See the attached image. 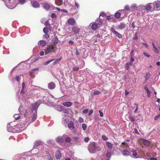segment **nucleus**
I'll return each instance as SVG.
<instances>
[{
  "label": "nucleus",
  "instance_id": "f257e3e1",
  "mask_svg": "<svg viewBox=\"0 0 160 160\" xmlns=\"http://www.w3.org/2000/svg\"><path fill=\"white\" fill-rule=\"evenodd\" d=\"M40 103L41 101L38 100L35 103L31 104L30 108L33 113L31 120H29V119L28 121H26L25 122H23L24 120H27L28 118L26 115L22 120H20L18 124L15 125L14 122L8 123L7 127L8 131L9 132L14 133L16 132L22 131L25 130L26 128L25 126L27 124V126L36 120L37 118V110Z\"/></svg>",
  "mask_w": 160,
  "mask_h": 160
},
{
  "label": "nucleus",
  "instance_id": "f03ea898",
  "mask_svg": "<svg viewBox=\"0 0 160 160\" xmlns=\"http://www.w3.org/2000/svg\"><path fill=\"white\" fill-rule=\"evenodd\" d=\"M88 150L90 153H94L101 150V148L95 142H91L88 147Z\"/></svg>",
  "mask_w": 160,
  "mask_h": 160
},
{
  "label": "nucleus",
  "instance_id": "7ed1b4c3",
  "mask_svg": "<svg viewBox=\"0 0 160 160\" xmlns=\"http://www.w3.org/2000/svg\"><path fill=\"white\" fill-rule=\"evenodd\" d=\"M56 49L54 48V47L53 45H52L48 47L45 50V54L47 55L48 53L52 52H55Z\"/></svg>",
  "mask_w": 160,
  "mask_h": 160
},
{
  "label": "nucleus",
  "instance_id": "20e7f679",
  "mask_svg": "<svg viewBox=\"0 0 160 160\" xmlns=\"http://www.w3.org/2000/svg\"><path fill=\"white\" fill-rule=\"evenodd\" d=\"M26 115V116H27V117L28 118L27 120H24V121H23V122H25V121H28L29 119V120H31V119H30L29 116L28 115H27V114H25L24 115V116L23 117V116L22 115L21 116L20 115H19V114H15L14 115L13 117L15 118V119L16 120H18L19 118H21V120H22V118H24L25 116Z\"/></svg>",
  "mask_w": 160,
  "mask_h": 160
},
{
  "label": "nucleus",
  "instance_id": "39448f33",
  "mask_svg": "<svg viewBox=\"0 0 160 160\" xmlns=\"http://www.w3.org/2000/svg\"><path fill=\"white\" fill-rule=\"evenodd\" d=\"M132 158H138L139 157L137 155V153L135 150H132L130 152V155Z\"/></svg>",
  "mask_w": 160,
  "mask_h": 160
},
{
  "label": "nucleus",
  "instance_id": "423d86ee",
  "mask_svg": "<svg viewBox=\"0 0 160 160\" xmlns=\"http://www.w3.org/2000/svg\"><path fill=\"white\" fill-rule=\"evenodd\" d=\"M67 22L70 25H74L76 23V21L73 18H70L68 20Z\"/></svg>",
  "mask_w": 160,
  "mask_h": 160
},
{
  "label": "nucleus",
  "instance_id": "0eeeda50",
  "mask_svg": "<svg viewBox=\"0 0 160 160\" xmlns=\"http://www.w3.org/2000/svg\"><path fill=\"white\" fill-rule=\"evenodd\" d=\"M46 44L45 41L44 40H40L38 42V44L39 46V48L42 49V47L45 46Z\"/></svg>",
  "mask_w": 160,
  "mask_h": 160
},
{
  "label": "nucleus",
  "instance_id": "6e6552de",
  "mask_svg": "<svg viewBox=\"0 0 160 160\" xmlns=\"http://www.w3.org/2000/svg\"><path fill=\"white\" fill-rule=\"evenodd\" d=\"M56 85L53 82H50L48 84V87L50 89H54Z\"/></svg>",
  "mask_w": 160,
  "mask_h": 160
},
{
  "label": "nucleus",
  "instance_id": "1a4fd4ad",
  "mask_svg": "<svg viewBox=\"0 0 160 160\" xmlns=\"http://www.w3.org/2000/svg\"><path fill=\"white\" fill-rule=\"evenodd\" d=\"M31 3L32 4V6L34 8H37L39 6L38 3L36 1H31Z\"/></svg>",
  "mask_w": 160,
  "mask_h": 160
},
{
  "label": "nucleus",
  "instance_id": "9d476101",
  "mask_svg": "<svg viewBox=\"0 0 160 160\" xmlns=\"http://www.w3.org/2000/svg\"><path fill=\"white\" fill-rule=\"evenodd\" d=\"M111 31L118 38H121L122 37V36L121 34L119 33L117 31H116L115 30H114L113 28L111 29Z\"/></svg>",
  "mask_w": 160,
  "mask_h": 160
},
{
  "label": "nucleus",
  "instance_id": "9b49d317",
  "mask_svg": "<svg viewBox=\"0 0 160 160\" xmlns=\"http://www.w3.org/2000/svg\"><path fill=\"white\" fill-rule=\"evenodd\" d=\"M152 4L154 6V9H158L160 7V1H158L155 2Z\"/></svg>",
  "mask_w": 160,
  "mask_h": 160
},
{
  "label": "nucleus",
  "instance_id": "f8f14e48",
  "mask_svg": "<svg viewBox=\"0 0 160 160\" xmlns=\"http://www.w3.org/2000/svg\"><path fill=\"white\" fill-rule=\"evenodd\" d=\"M62 104L64 106L70 107L72 106V103L71 102H66L62 103Z\"/></svg>",
  "mask_w": 160,
  "mask_h": 160
},
{
  "label": "nucleus",
  "instance_id": "ddd939ff",
  "mask_svg": "<svg viewBox=\"0 0 160 160\" xmlns=\"http://www.w3.org/2000/svg\"><path fill=\"white\" fill-rule=\"evenodd\" d=\"M68 127L71 130L75 128L73 123L72 122H69L68 123Z\"/></svg>",
  "mask_w": 160,
  "mask_h": 160
},
{
  "label": "nucleus",
  "instance_id": "4468645a",
  "mask_svg": "<svg viewBox=\"0 0 160 160\" xmlns=\"http://www.w3.org/2000/svg\"><path fill=\"white\" fill-rule=\"evenodd\" d=\"M141 141L143 142L145 146H148L150 145V142L148 140L142 138L141 139Z\"/></svg>",
  "mask_w": 160,
  "mask_h": 160
},
{
  "label": "nucleus",
  "instance_id": "2eb2a0df",
  "mask_svg": "<svg viewBox=\"0 0 160 160\" xmlns=\"http://www.w3.org/2000/svg\"><path fill=\"white\" fill-rule=\"evenodd\" d=\"M119 11L120 12H122L124 11V10H121L118 11L115 13V16L117 18H119L120 17L121 13L120 12H119Z\"/></svg>",
  "mask_w": 160,
  "mask_h": 160
},
{
  "label": "nucleus",
  "instance_id": "dca6fc26",
  "mask_svg": "<svg viewBox=\"0 0 160 160\" xmlns=\"http://www.w3.org/2000/svg\"><path fill=\"white\" fill-rule=\"evenodd\" d=\"M72 30L75 34H77L79 32L80 29L77 27H74L72 28Z\"/></svg>",
  "mask_w": 160,
  "mask_h": 160
},
{
  "label": "nucleus",
  "instance_id": "f3484780",
  "mask_svg": "<svg viewBox=\"0 0 160 160\" xmlns=\"http://www.w3.org/2000/svg\"><path fill=\"white\" fill-rule=\"evenodd\" d=\"M67 117L64 116L62 118V123L63 124L66 126V124L68 122V119L67 118Z\"/></svg>",
  "mask_w": 160,
  "mask_h": 160
},
{
  "label": "nucleus",
  "instance_id": "a211bd4d",
  "mask_svg": "<svg viewBox=\"0 0 160 160\" xmlns=\"http://www.w3.org/2000/svg\"><path fill=\"white\" fill-rule=\"evenodd\" d=\"M55 157L56 158L59 159L61 157V154L59 151L58 150L55 153Z\"/></svg>",
  "mask_w": 160,
  "mask_h": 160
},
{
  "label": "nucleus",
  "instance_id": "6ab92c4d",
  "mask_svg": "<svg viewBox=\"0 0 160 160\" xmlns=\"http://www.w3.org/2000/svg\"><path fill=\"white\" fill-rule=\"evenodd\" d=\"M122 153L124 156H128L130 155V152H129L127 149H125L122 151Z\"/></svg>",
  "mask_w": 160,
  "mask_h": 160
},
{
  "label": "nucleus",
  "instance_id": "aec40b11",
  "mask_svg": "<svg viewBox=\"0 0 160 160\" xmlns=\"http://www.w3.org/2000/svg\"><path fill=\"white\" fill-rule=\"evenodd\" d=\"M68 111V109H65L64 110L63 112L62 113V115L63 116L68 117L69 116Z\"/></svg>",
  "mask_w": 160,
  "mask_h": 160
},
{
  "label": "nucleus",
  "instance_id": "412c9836",
  "mask_svg": "<svg viewBox=\"0 0 160 160\" xmlns=\"http://www.w3.org/2000/svg\"><path fill=\"white\" fill-rule=\"evenodd\" d=\"M126 26V24L124 23H121L119 25H118V28L120 29H122L124 28Z\"/></svg>",
  "mask_w": 160,
  "mask_h": 160
},
{
  "label": "nucleus",
  "instance_id": "4be33fe9",
  "mask_svg": "<svg viewBox=\"0 0 160 160\" xmlns=\"http://www.w3.org/2000/svg\"><path fill=\"white\" fill-rule=\"evenodd\" d=\"M56 108L57 111L60 112H62L64 110L63 107L60 105H58L56 107Z\"/></svg>",
  "mask_w": 160,
  "mask_h": 160
},
{
  "label": "nucleus",
  "instance_id": "5701e85b",
  "mask_svg": "<svg viewBox=\"0 0 160 160\" xmlns=\"http://www.w3.org/2000/svg\"><path fill=\"white\" fill-rule=\"evenodd\" d=\"M106 144L108 148L110 149H112V144L109 142H106Z\"/></svg>",
  "mask_w": 160,
  "mask_h": 160
},
{
  "label": "nucleus",
  "instance_id": "b1692460",
  "mask_svg": "<svg viewBox=\"0 0 160 160\" xmlns=\"http://www.w3.org/2000/svg\"><path fill=\"white\" fill-rule=\"evenodd\" d=\"M43 7L45 9L47 10L49 9L50 6L48 4L46 3L43 5Z\"/></svg>",
  "mask_w": 160,
  "mask_h": 160
},
{
  "label": "nucleus",
  "instance_id": "393cba45",
  "mask_svg": "<svg viewBox=\"0 0 160 160\" xmlns=\"http://www.w3.org/2000/svg\"><path fill=\"white\" fill-rule=\"evenodd\" d=\"M152 3L148 4L146 5L145 8L147 10H150L152 8V6L151 5H152Z\"/></svg>",
  "mask_w": 160,
  "mask_h": 160
},
{
  "label": "nucleus",
  "instance_id": "a878e982",
  "mask_svg": "<svg viewBox=\"0 0 160 160\" xmlns=\"http://www.w3.org/2000/svg\"><path fill=\"white\" fill-rule=\"evenodd\" d=\"M98 28V24L96 23H94L92 24L91 28L93 30H96Z\"/></svg>",
  "mask_w": 160,
  "mask_h": 160
},
{
  "label": "nucleus",
  "instance_id": "bb28decb",
  "mask_svg": "<svg viewBox=\"0 0 160 160\" xmlns=\"http://www.w3.org/2000/svg\"><path fill=\"white\" fill-rule=\"evenodd\" d=\"M63 2L62 0H55V3L58 6L61 5Z\"/></svg>",
  "mask_w": 160,
  "mask_h": 160
},
{
  "label": "nucleus",
  "instance_id": "cd10ccee",
  "mask_svg": "<svg viewBox=\"0 0 160 160\" xmlns=\"http://www.w3.org/2000/svg\"><path fill=\"white\" fill-rule=\"evenodd\" d=\"M56 140L57 142L61 143L63 141V139L61 137L59 136L56 138Z\"/></svg>",
  "mask_w": 160,
  "mask_h": 160
},
{
  "label": "nucleus",
  "instance_id": "c85d7f7f",
  "mask_svg": "<svg viewBox=\"0 0 160 160\" xmlns=\"http://www.w3.org/2000/svg\"><path fill=\"white\" fill-rule=\"evenodd\" d=\"M41 144V142L40 141H36L34 144V148H36Z\"/></svg>",
  "mask_w": 160,
  "mask_h": 160
},
{
  "label": "nucleus",
  "instance_id": "c756f323",
  "mask_svg": "<svg viewBox=\"0 0 160 160\" xmlns=\"http://www.w3.org/2000/svg\"><path fill=\"white\" fill-rule=\"evenodd\" d=\"M38 69H39L38 68H34L30 71V73L31 75H32L33 73H34V72L38 71Z\"/></svg>",
  "mask_w": 160,
  "mask_h": 160
},
{
  "label": "nucleus",
  "instance_id": "7c9ffc66",
  "mask_svg": "<svg viewBox=\"0 0 160 160\" xmlns=\"http://www.w3.org/2000/svg\"><path fill=\"white\" fill-rule=\"evenodd\" d=\"M106 157L107 158H110L111 157V151H108L106 154Z\"/></svg>",
  "mask_w": 160,
  "mask_h": 160
},
{
  "label": "nucleus",
  "instance_id": "2f4dec72",
  "mask_svg": "<svg viewBox=\"0 0 160 160\" xmlns=\"http://www.w3.org/2000/svg\"><path fill=\"white\" fill-rule=\"evenodd\" d=\"M71 1V0H64V3H66L68 5L71 6L73 4V3H72Z\"/></svg>",
  "mask_w": 160,
  "mask_h": 160
},
{
  "label": "nucleus",
  "instance_id": "473e14b6",
  "mask_svg": "<svg viewBox=\"0 0 160 160\" xmlns=\"http://www.w3.org/2000/svg\"><path fill=\"white\" fill-rule=\"evenodd\" d=\"M96 21L97 22V23L99 25H102V22H103L102 20L101 19L98 18L97 19V20Z\"/></svg>",
  "mask_w": 160,
  "mask_h": 160
},
{
  "label": "nucleus",
  "instance_id": "72a5a7b5",
  "mask_svg": "<svg viewBox=\"0 0 160 160\" xmlns=\"http://www.w3.org/2000/svg\"><path fill=\"white\" fill-rule=\"evenodd\" d=\"M87 127L86 124L85 123H82V127L83 131H85L86 130Z\"/></svg>",
  "mask_w": 160,
  "mask_h": 160
},
{
  "label": "nucleus",
  "instance_id": "f704fd0d",
  "mask_svg": "<svg viewBox=\"0 0 160 160\" xmlns=\"http://www.w3.org/2000/svg\"><path fill=\"white\" fill-rule=\"evenodd\" d=\"M19 4L23 5L26 2V0H18Z\"/></svg>",
  "mask_w": 160,
  "mask_h": 160
},
{
  "label": "nucleus",
  "instance_id": "c9c22d12",
  "mask_svg": "<svg viewBox=\"0 0 160 160\" xmlns=\"http://www.w3.org/2000/svg\"><path fill=\"white\" fill-rule=\"evenodd\" d=\"M53 41H54L53 42V43L54 44H57L58 42V39L57 37H56L54 38H53Z\"/></svg>",
  "mask_w": 160,
  "mask_h": 160
},
{
  "label": "nucleus",
  "instance_id": "e433bc0d",
  "mask_svg": "<svg viewBox=\"0 0 160 160\" xmlns=\"http://www.w3.org/2000/svg\"><path fill=\"white\" fill-rule=\"evenodd\" d=\"M150 74L149 73H147L146 75L145 76V80H147L150 77Z\"/></svg>",
  "mask_w": 160,
  "mask_h": 160
},
{
  "label": "nucleus",
  "instance_id": "4c0bfd02",
  "mask_svg": "<svg viewBox=\"0 0 160 160\" xmlns=\"http://www.w3.org/2000/svg\"><path fill=\"white\" fill-rule=\"evenodd\" d=\"M125 146H126V147H127V146L128 147V144L127 143V142H122V145H121L122 147V148H124Z\"/></svg>",
  "mask_w": 160,
  "mask_h": 160
},
{
  "label": "nucleus",
  "instance_id": "58836bf2",
  "mask_svg": "<svg viewBox=\"0 0 160 160\" xmlns=\"http://www.w3.org/2000/svg\"><path fill=\"white\" fill-rule=\"evenodd\" d=\"M132 65V63L131 62L127 63L126 64V67L127 69H128L129 68V66Z\"/></svg>",
  "mask_w": 160,
  "mask_h": 160
},
{
  "label": "nucleus",
  "instance_id": "ea45409f",
  "mask_svg": "<svg viewBox=\"0 0 160 160\" xmlns=\"http://www.w3.org/2000/svg\"><path fill=\"white\" fill-rule=\"evenodd\" d=\"M55 60L54 59H51V60H50L49 61H48L46 62H45L44 63V65H47V64H49L50 62H51L53 61H54Z\"/></svg>",
  "mask_w": 160,
  "mask_h": 160
},
{
  "label": "nucleus",
  "instance_id": "a19ab883",
  "mask_svg": "<svg viewBox=\"0 0 160 160\" xmlns=\"http://www.w3.org/2000/svg\"><path fill=\"white\" fill-rule=\"evenodd\" d=\"M21 75L16 76L15 77L16 80L18 82H19L21 79Z\"/></svg>",
  "mask_w": 160,
  "mask_h": 160
},
{
  "label": "nucleus",
  "instance_id": "79ce46f5",
  "mask_svg": "<svg viewBox=\"0 0 160 160\" xmlns=\"http://www.w3.org/2000/svg\"><path fill=\"white\" fill-rule=\"evenodd\" d=\"M73 139L74 141L76 142V143L77 144H79L78 143V137H74L73 138Z\"/></svg>",
  "mask_w": 160,
  "mask_h": 160
},
{
  "label": "nucleus",
  "instance_id": "37998d69",
  "mask_svg": "<svg viewBox=\"0 0 160 160\" xmlns=\"http://www.w3.org/2000/svg\"><path fill=\"white\" fill-rule=\"evenodd\" d=\"M65 140L66 142H69L71 141V139L69 137H67L65 138Z\"/></svg>",
  "mask_w": 160,
  "mask_h": 160
},
{
  "label": "nucleus",
  "instance_id": "c03bdc74",
  "mask_svg": "<svg viewBox=\"0 0 160 160\" xmlns=\"http://www.w3.org/2000/svg\"><path fill=\"white\" fill-rule=\"evenodd\" d=\"M100 93V92L99 91H95L93 92V94L94 95H99Z\"/></svg>",
  "mask_w": 160,
  "mask_h": 160
},
{
  "label": "nucleus",
  "instance_id": "a18cd8bd",
  "mask_svg": "<svg viewBox=\"0 0 160 160\" xmlns=\"http://www.w3.org/2000/svg\"><path fill=\"white\" fill-rule=\"evenodd\" d=\"M57 10L58 11L61 10V11L62 12H64V13H67L68 12L67 11L64 9H62L60 10V9H59L58 8H57Z\"/></svg>",
  "mask_w": 160,
  "mask_h": 160
},
{
  "label": "nucleus",
  "instance_id": "49530a36",
  "mask_svg": "<svg viewBox=\"0 0 160 160\" xmlns=\"http://www.w3.org/2000/svg\"><path fill=\"white\" fill-rule=\"evenodd\" d=\"M78 121L80 123H82L84 122V120L82 117H80L78 118Z\"/></svg>",
  "mask_w": 160,
  "mask_h": 160
},
{
  "label": "nucleus",
  "instance_id": "de8ad7c7",
  "mask_svg": "<svg viewBox=\"0 0 160 160\" xmlns=\"http://www.w3.org/2000/svg\"><path fill=\"white\" fill-rule=\"evenodd\" d=\"M102 138L104 141H107L108 140V138L105 135H102Z\"/></svg>",
  "mask_w": 160,
  "mask_h": 160
},
{
  "label": "nucleus",
  "instance_id": "09e8293b",
  "mask_svg": "<svg viewBox=\"0 0 160 160\" xmlns=\"http://www.w3.org/2000/svg\"><path fill=\"white\" fill-rule=\"evenodd\" d=\"M153 49L154 51L156 53H159V51L158 50V48L155 47L153 48Z\"/></svg>",
  "mask_w": 160,
  "mask_h": 160
},
{
  "label": "nucleus",
  "instance_id": "8fccbe9b",
  "mask_svg": "<svg viewBox=\"0 0 160 160\" xmlns=\"http://www.w3.org/2000/svg\"><path fill=\"white\" fill-rule=\"evenodd\" d=\"M129 118L130 119V120L132 122H134L135 121V119L132 117L131 116H129Z\"/></svg>",
  "mask_w": 160,
  "mask_h": 160
},
{
  "label": "nucleus",
  "instance_id": "3c124183",
  "mask_svg": "<svg viewBox=\"0 0 160 160\" xmlns=\"http://www.w3.org/2000/svg\"><path fill=\"white\" fill-rule=\"evenodd\" d=\"M124 9L125 10H127V11H129L130 10V8H129V6L128 5H126L125 7V8Z\"/></svg>",
  "mask_w": 160,
  "mask_h": 160
},
{
  "label": "nucleus",
  "instance_id": "603ef678",
  "mask_svg": "<svg viewBox=\"0 0 160 160\" xmlns=\"http://www.w3.org/2000/svg\"><path fill=\"white\" fill-rule=\"evenodd\" d=\"M25 84L24 82H23L22 83V90L21 93H23V90L24 87H25Z\"/></svg>",
  "mask_w": 160,
  "mask_h": 160
},
{
  "label": "nucleus",
  "instance_id": "864d4df0",
  "mask_svg": "<svg viewBox=\"0 0 160 160\" xmlns=\"http://www.w3.org/2000/svg\"><path fill=\"white\" fill-rule=\"evenodd\" d=\"M43 30L44 32L45 33H47L48 31V28H44Z\"/></svg>",
  "mask_w": 160,
  "mask_h": 160
},
{
  "label": "nucleus",
  "instance_id": "5fc2aeb1",
  "mask_svg": "<svg viewBox=\"0 0 160 160\" xmlns=\"http://www.w3.org/2000/svg\"><path fill=\"white\" fill-rule=\"evenodd\" d=\"M61 59V58L55 60L54 62H53V64L55 65Z\"/></svg>",
  "mask_w": 160,
  "mask_h": 160
},
{
  "label": "nucleus",
  "instance_id": "6e6d98bb",
  "mask_svg": "<svg viewBox=\"0 0 160 160\" xmlns=\"http://www.w3.org/2000/svg\"><path fill=\"white\" fill-rule=\"evenodd\" d=\"M143 54L144 55V56L148 58H149L150 57V55L147 52H144L143 53Z\"/></svg>",
  "mask_w": 160,
  "mask_h": 160
},
{
  "label": "nucleus",
  "instance_id": "4d7b16f0",
  "mask_svg": "<svg viewBox=\"0 0 160 160\" xmlns=\"http://www.w3.org/2000/svg\"><path fill=\"white\" fill-rule=\"evenodd\" d=\"M89 138L88 137L85 138L84 139V141L86 142H88L89 141Z\"/></svg>",
  "mask_w": 160,
  "mask_h": 160
},
{
  "label": "nucleus",
  "instance_id": "13d9d810",
  "mask_svg": "<svg viewBox=\"0 0 160 160\" xmlns=\"http://www.w3.org/2000/svg\"><path fill=\"white\" fill-rule=\"evenodd\" d=\"M56 17V15L55 13H52L51 14V17L52 18H55Z\"/></svg>",
  "mask_w": 160,
  "mask_h": 160
},
{
  "label": "nucleus",
  "instance_id": "bf43d9fd",
  "mask_svg": "<svg viewBox=\"0 0 160 160\" xmlns=\"http://www.w3.org/2000/svg\"><path fill=\"white\" fill-rule=\"evenodd\" d=\"M88 112V110L87 109H85L83 110L82 111V112L84 114L87 113Z\"/></svg>",
  "mask_w": 160,
  "mask_h": 160
},
{
  "label": "nucleus",
  "instance_id": "052dcab7",
  "mask_svg": "<svg viewBox=\"0 0 160 160\" xmlns=\"http://www.w3.org/2000/svg\"><path fill=\"white\" fill-rule=\"evenodd\" d=\"M99 113L100 116V117H102L103 116V113L100 110H99Z\"/></svg>",
  "mask_w": 160,
  "mask_h": 160
},
{
  "label": "nucleus",
  "instance_id": "680f3d73",
  "mask_svg": "<svg viewBox=\"0 0 160 160\" xmlns=\"http://www.w3.org/2000/svg\"><path fill=\"white\" fill-rule=\"evenodd\" d=\"M93 112V110H91L89 112L88 114L89 115H92Z\"/></svg>",
  "mask_w": 160,
  "mask_h": 160
},
{
  "label": "nucleus",
  "instance_id": "e2e57ef3",
  "mask_svg": "<svg viewBox=\"0 0 160 160\" xmlns=\"http://www.w3.org/2000/svg\"><path fill=\"white\" fill-rule=\"evenodd\" d=\"M73 70L74 71H78L79 70V68L77 67H74Z\"/></svg>",
  "mask_w": 160,
  "mask_h": 160
},
{
  "label": "nucleus",
  "instance_id": "0e129e2a",
  "mask_svg": "<svg viewBox=\"0 0 160 160\" xmlns=\"http://www.w3.org/2000/svg\"><path fill=\"white\" fill-rule=\"evenodd\" d=\"M135 22H133L132 23V25L133 29H134L135 28Z\"/></svg>",
  "mask_w": 160,
  "mask_h": 160
},
{
  "label": "nucleus",
  "instance_id": "69168bd1",
  "mask_svg": "<svg viewBox=\"0 0 160 160\" xmlns=\"http://www.w3.org/2000/svg\"><path fill=\"white\" fill-rule=\"evenodd\" d=\"M44 54V52L43 51H41L39 53V55L41 56H42Z\"/></svg>",
  "mask_w": 160,
  "mask_h": 160
},
{
  "label": "nucleus",
  "instance_id": "338daca9",
  "mask_svg": "<svg viewBox=\"0 0 160 160\" xmlns=\"http://www.w3.org/2000/svg\"><path fill=\"white\" fill-rule=\"evenodd\" d=\"M75 6L77 7V8H79V4L77 3L76 2H75Z\"/></svg>",
  "mask_w": 160,
  "mask_h": 160
},
{
  "label": "nucleus",
  "instance_id": "774afa93",
  "mask_svg": "<svg viewBox=\"0 0 160 160\" xmlns=\"http://www.w3.org/2000/svg\"><path fill=\"white\" fill-rule=\"evenodd\" d=\"M148 160H157V159L156 158H151Z\"/></svg>",
  "mask_w": 160,
  "mask_h": 160
}]
</instances>
